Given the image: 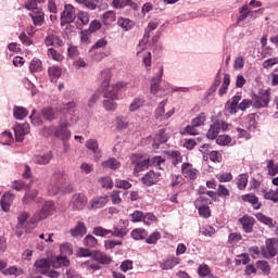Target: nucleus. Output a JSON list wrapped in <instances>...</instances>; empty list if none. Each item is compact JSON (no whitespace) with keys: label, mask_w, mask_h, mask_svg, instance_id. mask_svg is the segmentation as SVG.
Instances as JSON below:
<instances>
[{"label":"nucleus","mask_w":278,"mask_h":278,"mask_svg":"<svg viewBox=\"0 0 278 278\" xmlns=\"http://www.w3.org/2000/svg\"><path fill=\"white\" fill-rule=\"evenodd\" d=\"M85 147H87L89 151H92L96 160L101 159V149L99 148V141H97V139L87 140Z\"/></svg>","instance_id":"aec40b11"},{"label":"nucleus","mask_w":278,"mask_h":278,"mask_svg":"<svg viewBox=\"0 0 278 278\" xmlns=\"http://www.w3.org/2000/svg\"><path fill=\"white\" fill-rule=\"evenodd\" d=\"M27 114H29V112L23 106L13 108V116L16 121H23V118H26Z\"/></svg>","instance_id":"f704fd0d"},{"label":"nucleus","mask_w":278,"mask_h":278,"mask_svg":"<svg viewBox=\"0 0 278 278\" xmlns=\"http://www.w3.org/2000/svg\"><path fill=\"white\" fill-rule=\"evenodd\" d=\"M36 197H38V190L34 189V190H28L26 191V193L24 194L23 199H22V203L24 205H29V203H31V201H34V199H36Z\"/></svg>","instance_id":"4c0bfd02"},{"label":"nucleus","mask_w":278,"mask_h":278,"mask_svg":"<svg viewBox=\"0 0 278 278\" xmlns=\"http://www.w3.org/2000/svg\"><path fill=\"white\" fill-rule=\"evenodd\" d=\"M127 88V83L118 81L115 85L108 86L103 92V106L108 112H114L116 110V101H118V90Z\"/></svg>","instance_id":"f03ea898"},{"label":"nucleus","mask_w":278,"mask_h":278,"mask_svg":"<svg viewBox=\"0 0 278 278\" xmlns=\"http://www.w3.org/2000/svg\"><path fill=\"white\" fill-rule=\"evenodd\" d=\"M116 21V13L109 11L102 15V23L104 25H112Z\"/></svg>","instance_id":"37998d69"},{"label":"nucleus","mask_w":278,"mask_h":278,"mask_svg":"<svg viewBox=\"0 0 278 278\" xmlns=\"http://www.w3.org/2000/svg\"><path fill=\"white\" fill-rule=\"evenodd\" d=\"M48 75L51 81H58V79H60V77L62 76V67L58 65H52L48 68Z\"/></svg>","instance_id":"a878e982"},{"label":"nucleus","mask_w":278,"mask_h":278,"mask_svg":"<svg viewBox=\"0 0 278 278\" xmlns=\"http://www.w3.org/2000/svg\"><path fill=\"white\" fill-rule=\"evenodd\" d=\"M77 18V14H75V7L73 4H65L64 10L61 13V25H68L73 23Z\"/></svg>","instance_id":"9d476101"},{"label":"nucleus","mask_w":278,"mask_h":278,"mask_svg":"<svg viewBox=\"0 0 278 278\" xmlns=\"http://www.w3.org/2000/svg\"><path fill=\"white\" fill-rule=\"evenodd\" d=\"M236 184L240 190H244V188H247V185L249 184V175L247 174L239 175L236 179Z\"/></svg>","instance_id":"ea45409f"},{"label":"nucleus","mask_w":278,"mask_h":278,"mask_svg":"<svg viewBox=\"0 0 278 278\" xmlns=\"http://www.w3.org/2000/svg\"><path fill=\"white\" fill-rule=\"evenodd\" d=\"M52 157L53 156L51 155V152H48V153L42 154V155H35L33 157V162H34V164H40L42 166L45 164H49L51 162Z\"/></svg>","instance_id":"c85d7f7f"},{"label":"nucleus","mask_w":278,"mask_h":278,"mask_svg":"<svg viewBox=\"0 0 278 278\" xmlns=\"http://www.w3.org/2000/svg\"><path fill=\"white\" fill-rule=\"evenodd\" d=\"M126 5L134 8V2L131 0H113V7L115 9L125 8Z\"/></svg>","instance_id":"13d9d810"},{"label":"nucleus","mask_w":278,"mask_h":278,"mask_svg":"<svg viewBox=\"0 0 278 278\" xmlns=\"http://www.w3.org/2000/svg\"><path fill=\"white\" fill-rule=\"evenodd\" d=\"M117 25L125 31H129V29L134 28V22L127 17H118Z\"/></svg>","instance_id":"e433bc0d"},{"label":"nucleus","mask_w":278,"mask_h":278,"mask_svg":"<svg viewBox=\"0 0 278 278\" xmlns=\"http://www.w3.org/2000/svg\"><path fill=\"white\" fill-rule=\"evenodd\" d=\"M100 79L102 81V90L108 88V86H112L110 85V79H112V71L103 70L100 74Z\"/></svg>","instance_id":"c756f323"},{"label":"nucleus","mask_w":278,"mask_h":278,"mask_svg":"<svg viewBox=\"0 0 278 278\" xmlns=\"http://www.w3.org/2000/svg\"><path fill=\"white\" fill-rule=\"evenodd\" d=\"M41 116L46 119V121H55V118H58V116L55 115V110L51 106L48 108H43L41 110Z\"/></svg>","instance_id":"72a5a7b5"},{"label":"nucleus","mask_w":278,"mask_h":278,"mask_svg":"<svg viewBox=\"0 0 278 278\" xmlns=\"http://www.w3.org/2000/svg\"><path fill=\"white\" fill-rule=\"evenodd\" d=\"M0 142L2 144L10 146L12 142H14V136L12 135V131L4 130L0 134Z\"/></svg>","instance_id":"c9c22d12"},{"label":"nucleus","mask_w":278,"mask_h":278,"mask_svg":"<svg viewBox=\"0 0 278 278\" xmlns=\"http://www.w3.org/2000/svg\"><path fill=\"white\" fill-rule=\"evenodd\" d=\"M75 105H76L75 101L64 103L60 109L61 116H73L72 114H68V110H73Z\"/></svg>","instance_id":"c03bdc74"},{"label":"nucleus","mask_w":278,"mask_h":278,"mask_svg":"<svg viewBox=\"0 0 278 278\" xmlns=\"http://www.w3.org/2000/svg\"><path fill=\"white\" fill-rule=\"evenodd\" d=\"M166 103H168L167 100L162 101L155 112L156 118H160L161 121H164V116L166 115V110L164 109L166 108Z\"/></svg>","instance_id":"603ef678"},{"label":"nucleus","mask_w":278,"mask_h":278,"mask_svg":"<svg viewBox=\"0 0 278 278\" xmlns=\"http://www.w3.org/2000/svg\"><path fill=\"white\" fill-rule=\"evenodd\" d=\"M14 199H16V195L10 191L5 192L1 197V207L3 212H10V208L12 207V203H14Z\"/></svg>","instance_id":"f3484780"},{"label":"nucleus","mask_w":278,"mask_h":278,"mask_svg":"<svg viewBox=\"0 0 278 278\" xmlns=\"http://www.w3.org/2000/svg\"><path fill=\"white\" fill-rule=\"evenodd\" d=\"M71 262L66 256H52L51 258H41L35 262V270L40 273L41 275H46V277L50 278H59L60 271L58 268L62 266H68Z\"/></svg>","instance_id":"f257e3e1"},{"label":"nucleus","mask_w":278,"mask_h":278,"mask_svg":"<svg viewBox=\"0 0 278 278\" xmlns=\"http://www.w3.org/2000/svg\"><path fill=\"white\" fill-rule=\"evenodd\" d=\"M162 75H163V71L161 68L159 70L157 75L154 78H152L151 86H150L151 94H157V91L160 90V81H162Z\"/></svg>","instance_id":"b1692460"},{"label":"nucleus","mask_w":278,"mask_h":278,"mask_svg":"<svg viewBox=\"0 0 278 278\" xmlns=\"http://www.w3.org/2000/svg\"><path fill=\"white\" fill-rule=\"evenodd\" d=\"M144 105V98H135L129 104V112H136Z\"/></svg>","instance_id":"58836bf2"},{"label":"nucleus","mask_w":278,"mask_h":278,"mask_svg":"<svg viewBox=\"0 0 278 278\" xmlns=\"http://www.w3.org/2000/svg\"><path fill=\"white\" fill-rule=\"evenodd\" d=\"M28 218H29V213H27V212H22L18 215L17 225H16L17 238H21V236H23V233H25V231H29V228L27 227V225H29V223L27 222Z\"/></svg>","instance_id":"9b49d317"},{"label":"nucleus","mask_w":278,"mask_h":278,"mask_svg":"<svg viewBox=\"0 0 278 278\" xmlns=\"http://www.w3.org/2000/svg\"><path fill=\"white\" fill-rule=\"evenodd\" d=\"M242 100L241 96H235L230 101L226 103V111L229 114H237L239 109L240 101Z\"/></svg>","instance_id":"6ab92c4d"},{"label":"nucleus","mask_w":278,"mask_h":278,"mask_svg":"<svg viewBox=\"0 0 278 278\" xmlns=\"http://www.w3.org/2000/svg\"><path fill=\"white\" fill-rule=\"evenodd\" d=\"M131 162L135 164L134 173H140L142 170H146V168H149V164L151 166H155L160 170L164 168V162L165 160L162 156H154L152 159H149L147 156H131Z\"/></svg>","instance_id":"7ed1b4c3"},{"label":"nucleus","mask_w":278,"mask_h":278,"mask_svg":"<svg viewBox=\"0 0 278 278\" xmlns=\"http://www.w3.org/2000/svg\"><path fill=\"white\" fill-rule=\"evenodd\" d=\"M55 203L48 201L45 202L43 206L34 215V222L43 220V218H49L51 212H54Z\"/></svg>","instance_id":"0eeeda50"},{"label":"nucleus","mask_w":278,"mask_h":278,"mask_svg":"<svg viewBox=\"0 0 278 278\" xmlns=\"http://www.w3.org/2000/svg\"><path fill=\"white\" fill-rule=\"evenodd\" d=\"M160 238H162V233H160V231H154L146 239V242L148 244H157Z\"/></svg>","instance_id":"bf43d9fd"},{"label":"nucleus","mask_w":278,"mask_h":278,"mask_svg":"<svg viewBox=\"0 0 278 278\" xmlns=\"http://www.w3.org/2000/svg\"><path fill=\"white\" fill-rule=\"evenodd\" d=\"M270 103V91L262 89L257 97L254 98L253 108H268Z\"/></svg>","instance_id":"6e6552de"},{"label":"nucleus","mask_w":278,"mask_h":278,"mask_svg":"<svg viewBox=\"0 0 278 278\" xmlns=\"http://www.w3.org/2000/svg\"><path fill=\"white\" fill-rule=\"evenodd\" d=\"M93 258L96 260V262H99V264H110V262H112L110 256L105 255L101 251L96 252L93 254Z\"/></svg>","instance_id":"a19ab883"},{"label":"nucleus","mask_w":278,"mask_h":278,"mask_svg":"<svg viewBox=\"0 0 278 278\" xmlns=\"http://www.w3.org/2000/svg\"><path fill=\"white\" fill-rule=\"evenodd\" d=\"M76 18L80 21L81 25H88L90 23V15L86 11H79Z\"/></svg>","instance_id":"6e6d98bb"},{"label":"nucleus","mask_w":278,"mask_h":278,"mask_svg":"<svg viewBox=\"0 0 278 278\" xmlns=\"http://www.w3.org/2000/svg\"><path fill=\"white\" fill-rule=\"evenodd\" d=\"M267 168H268V175H270L271 177H275V175H277L278 166L277 164H275V161H269L267 164Z\"/></svg>","instance_id":"774afa93"},{"label":"nucleus","mask_w":278,"mask_h":278,"mask_svg":"<svg viewBox=\"0 0 278 278\" xmlns=\"http://www.w3.org/2000/svg\"><path fill=\"white\" fill-rule=\"evenodd\" d=\"M3 275H9V276H14V277H21V275H23V269L18 268L16 266H11L8 269L2 271Z\"/></svg>","instance_id":"09e8293b"},{"label":"nucleus","mask_w":278,"mask_h":278,"mask_svg":"<svg viewBox=\"0 0 278 278\" xmlns=\"http://www.w3.org/2000/svg\"><path fill=\"white\" fill-rule=\"evenodd\" d=\"M131 238H134V240H144V238H147V230L136 228L131 231Z\"/></svg>","instance_id":"49530a36"},{"label":"nucleus","mask_w":278,"mask_h":278,"mask_svg":"<svg viewBox=\"0 0 278 278\" xmlns=\"http://www.w3.org/2000/svg\"><path fill=\"white\" fill-rule=\"evenodd\" d=\"M242 199L244 201H248V203H252L254 210H260V205L257 204V197H255L254 194H251V193L244 194L242 195Z\"/></svg>","instance_id":"4d7b16f0"},{"label":"nucleus","mask_w":278,"mask_h":278,"mask_svg":"<svg viewBox=\"0 0 278 278\" xmlns=\"http://www.w3.org/2000/svg\"><path fill=\"white\" fill-rule=\"evenodd\" d=\"M240 223L243 227V231H245V233H251V231H253V225H255V219L251 216H243L240 219Z\"/></svg>","instance_id":"5701e85b"},{"label":"nucleus","mask_w":278,"mask_h":278,"mask_svg":"<svg viewBox=\"0 0 278 278\" xmlns=\"http://www.w3.org/2000/svg\"><path fill=\"white\" fill-rule=\"evenodd\" d=\"M86 203H88V198L83 193H76L73 195L70 205L72 210H84Z\"/></svg>","instance_id":"2eb2a0df"},{"label":"nucleus","mask_w":278,"mask_h":278,"mask_svg":"<svg viewBox=\"0 0 278 278\" xmlns=\"http://www.w3.org/2000/svg\"><path fill=\"white\" fill-rule=\"evenodd\" d=\"M256 218H257V220H260V223H263V225H267L268 227H275V224H273V218H270L262 213H257Z\"/></svg>","instance_id":"864d4df0"},{"label":"nucleus","mask_w":278,"mask_h":278,"mask_svg":"<svg viewBox=\"0 0 278 278\" xmlns=\"http://www.w3.org/2000/svg\"><path fill=\"white\" fill-rule=\"evenodd\" d=\"M16 142H23L25 136L29 134V124H16L14 127Z\"/></svg>","instance_id":"dca6fc26"},{"label":"nucleus","mask_w":278,"mask_h":278,"mask_svg":"<svg viewBox=\"0 0 278 278\" xmlns=\"http://www.w3.org/2000/svg\"><path fill=\"white\" fill-rule=\"evenodd\" d=\"M208 159L211 160V162L219 164V162L223 161V155L218 151H211L208 153Z\"/></svg>","instance_id":"0e129e2a"},{"label":"nucleus","mask_w":278,"mask_h":278,"mask_svg":"<svg viewBox=\"0 0 278 278\" xmlns=\"http://www.w3.org/2000/svg\"><path fill=\"white\" fill-rule=\"evenodd\" d=\"M227 129H229V124L224 121H217L210 126L206 138H208V140H216L218 134H220V131H227Z\"/></svg>","instance_id":"423d86ee"},{"label":"nucleus","mask_w":278,"mask_h":278,"mask_svg":"<svg viewBox=\"0 0 278 278\" xmlns=\"http://www.w3.org/2000/svg\"><path fill=\"white\" fill-rule=\"evenodd\" d=\"M216 142L220 147H227V144H231V138L228 135H220L217 137Z\"/></svg>","instance_id":"052dcab7"},{"label":"nucleus","mask_w":278,"mask_h":278,"mask_svg":"<svg viewBox=\"0 0 278 278\" xmlns=\"http://www.w3.org/2000/svg\"><path fill=\"white\" fill-rule=\"evenodd\" d=\"M177 264H179V258L169 257L160 264V268H162V270H170L172 268H175V266H177Z\"/></svg>","instance_id":"cd10ccee"},{"label":"nucleus","mask_w":278,"mask_h":278,"mask_svg":"<svg viewBox=\"0 0 278 278\" xmlns=\"http://www.w3.org/2000/svg\"><path fill=\"white\" fill-rule=\"evenodd\" d=\"M86 233V225L84 223H78L74 228L71 229V235L73 238H84Z\"/></svg>","instance_id":"393cba45"},{"label":"nucleus","mask_w":278,"mask_h":278,"mask_svg":"<svg viewBox=\"0 0 278 278\" xmlns=\"http://www.w3.org/2000/svg\"><path fill=\"white\" fill-rule=\"evenodd\" d=\"M75 119L73 115L61 116L59 119V127L54 130L55 138H61L63 142H66L71 138V130L68 127L74 125Z\"/></svg>","instance_id":"39448f33"},{"label":"nucleus","mask_w":278,"mask_h":278,"mask_svg":"<svg viewBox=\"0 0 278 278\" xmlns=\"http://www.w3.org/2000/svg\"><path fill=\"white\" fill-rule=\"evenodd\" d=\"M60 177H62V172H55L53 174L51 181L48 185V194L50 197H55V194H58V192H60V181H58V179H60Z\"/></svg>","instance_id":"ddd939ff"},{"label":"nucleus","mask_w":278,"mask_h":278,"mask_svg":"<svg viewBox=\"0 0 278 278\" xmlns=\"http://www.w3.org/2000/svg\"><path fill=\"white\" fill-rule=\"evenodd\" d=\"M84 244H85V247L92 249V247H97V239L92 235H88L84 239Z\"/></svg>","instance_id":"69168bd1"},{"label":"nucleus","mask_w":278,"mask_h":278,"mask_svg":"<svg viewBox=\"0 0 278 278\" xmlns=\"http://www.w3.org/2000/svg\"><path fill=\"white\" fill-rule=\"evenodd\" d=\"M264 199H267L268 201H273L274 203H278V189L265 191Z\"/></svg>","instance_id":"5fc2aeb1"},{"label":"nucleus","mask_w":278,"mask_h":278,"mask_svg":"<svg viewBox=\"0 0 278 278\" xmlns=\"http://www.w3.org/2000/svg\"><path fill=\"white\" fill-rule=\"evenodd\" d=\"M108 203V197H98L91 200L90 202V210H99L101 207H104V205Z\"/></svg>","instance_id":"bb28decb"},{"label":"nucleus","mask_w":278,"mask_h":278,"mask_svg":"<svg viewBox=\"0 0 278 278\" xmlns=\"http://www.w3.org/2000/svg\"><path fill=\"white\" fill-rule=\"evenodd\" d=\"M181 173L186 179H190L191 181H194L199 177V169L194 168L190 163H182Z\"/></svg>","instance_id":"4468645a"},{"label":"nucleus","mask_w":278,"mask_h":278,"mask_svg":"<svg viewBox=\"0 0 278 278\" xmlns=\"http://www.w3.org/2000/svg\"><path fill=\"white\" fill-rule=\"evenodd\" d=\"M76 3L80 5H85L89 10H97V5H99V0H75Z\"/></svg>","instance_id":"a18cd8bd"},{"label":"nucleus","mask_w":278,"mask_h":278,"mask_svg":"<svg viewBox=\"0 0 278 278\" xmlns=\"http://www.w3.org/2000/svg\"><path fill=\"white\" fill-rule=\"evenodd\" d=\"M229 84H231V76H229V74H225L223 84L218 90L219 97H225V94H227V90H229Z\"/></svg>","instance_id":"7c9ffc66"},{"label":"nucleus","mask_w":278,"mask_h":278,"mask_svg":"<svg viewBox=\"0 0 278 278\" xmlns=\"http://www.w3.org/2000/svg\"><path fill=\"white\" fill-rule=\"evenodd\" d=\"M198 275L200 277H211L212 276V269H210V266H207L206 264H202L199 266L198 268Z\"/></svg>","instance_id":"8fccbe9b"},{"label":"nucleus","mask_w":278,"mask_h":278,"mask_svg":"<svg viewBox=\"0 0 278 278\" xmlns=\"http://www.w3.org/2000/svg\"><path fill=\"white\" fill-rule=\"evenodd\" d=\"M216 178L223 184L231 181V179H233V176H231V173H220L216 175Z\"/></svg>","instance_id":"338daca9"},{"label":"nucleus","mask_w":278,"mask_h":278,"mask_svg":"<svg viewBox=\"0 0 278 278\" xmlns=\"http://www.w3.org/2000/svg\"><path fill=\"white\" fill-rule=\"evenodd\" d=\"M116 125L118 129H127L129 127V122L127 121V117L118 116L116 118Z\"/></svg>","instance_id":"680f3d73"},{"label":"nucleus","mask_w":278,"mask_h":278,"mask_svg":"<svg viewBox=\"0 0 278 278\" xmlns=\"http://www.w3.org/2000/svg\"><path fill=\"white\" fill-rule=\"evenodd\" d=\"M48 56L54 60V62H62L64 60L62 53L58 52L53 48L48 49Z\"/></svg>","instance_id":"3c124183"},{"label":"nucleus","mask_w":278,"mask_h":278,"mask_svg":"<svg viewBox=\"0 0 278 278\" xmlns=\"http://www.w3.org/2000/svg\"><path fill=\"white\" fill-rule=\"evenodd\" d=\"M47 0H27L25 3L26 10H29V16L34 25L40 27L45 23V12L38 8V3H45Z\"/></svg>","instance_id":"20e7f679"},{"label":"nucleus","mask_w":278,"mask_h":278,"mask_svg":"<svg viewBox=\"0 0 278 278\" xmlns=\"http://www.w3.org/2000/svg\"><path fill=\"white\" fill-rule=\"evenodd\" d=\"M160 181V173L150 170L142 177V184L144 186H153L154 184H157Z\"/></svg>","instance_id":"412c9836"},{"label":"nucleus","mask_w":278,"mask_h":278,"mask_svg":"<svg viewBox=\"0 0 278 278\" xmlns=\"http://www.w3.org/2000/svg\"><path fill=\"white\" fill-rule=\"evenodd\" d=\"M45 42L47 47H62L64 45V42L54 35H49L48 37H46Z\"/></svg>","instance_id":"2f4dec72"},{"label":"nucleus","mask_w":278,"mask_h":278,"mask_svg":"<svg viewBox=\"0 0 278 278\" xmlns=\"http://www.w3.org/2000/svg\"><path fill=\"white\" fill-rule=\"evenodd\" d=\"M278 241L277 239H267L266 248H262L261 254L266 260H270V257H275L277 255Z\"/></svg>","instance_id":"1a4fd4ad"},{"label":"nucleus","mask_w":278,"mask_h":278,"mask_svg":"<svg viewBox=\"0 0 278 278\" xmlns=\"http://www.w3.org/2000/svg\"><path fill=\"white\" fill-rule=\"evenodd\" d=\"M102 166L104 168H111L112 170H116L117 168H121V162H118L116 159L112 157L108 161L102 163Z\"/></svg>","instance_id":"79ce46f5"},{"label":"nucleus","mask_w":278,"mask_h":278,"mask_svg":"<svg viewBox=\"0 0 278 278\" xmlns=\"http://www.w3.org/2000/svg\"><path fill=\"white\" fill-rule=\"evenodd\" d=\"M30 73H42V61L38 58H34L29 63Z\"/></svg>","instance_id":"473e14b6"},{"label":"nucleus","mask_w":278,"mask_h":278,"mask_svg":"<svg viewBox=\"0 0 278 278\" xmlns=\"http://www.w3.org/2000/svg\"><path fill=\"white\" fill-rule=\"evenodd\" d=\"M239 12H240L239 21H247L250 14L253 18H255L257 14H264V9L251 11L249 10V5H243L241 9H239Z\"/></svg>","instance_id":"a211bd4d"},{"label":"nucleus","mask_w":278,"mask_h":278,"mask_svg":"<svg viewBox=\"0 0 278 278\" xmlns=\"http://www.w3.org/2000/svg\"><path fill=\"white\" fill-rule=\"evenodd\" d=\"M83 267L86 268V270L90 271L91 274L94 273L96 270L101 269V265L94 263V261H87L83 263Z\"/></svg>","instance_id":"de8ad7c7"},{"label":"nucleus","mask_w":278,"mask_h":278,"mask_svg":"<svg viewBox=\"0 0 278 278\" xmlns=\"http://www.w3.org/2000/svg\"><path fill=\"white\" fill-rule=\"evenodd\" d=\"M206 203H207V200L205 199V195H200L195 200V207L199 210V214L203 218H210L212 214V212L210 211V206Z\"/></svg>","instance_id":"f8f14e48"},{"label":"nucleus","mask_w":278,"mask_h":278,"mask_svg":"<svg viewBox=\"0 0 278 278\" xmlns=\"http://www.w3.org/2000/svg\"><path fill=\"white\" fill-rule=\"evenodd\" d=\"M251 260L249 258V254L243 253L240 255H237L236 257V265L240 266V264L247 265Z\"/></svg>","instance_id":"e2e57ef3"},{"label":"nucleus","mask_w":278,"mask_h":278,"mask_svg":"<svg viewBox=\"0 0 278 278\" xmlns=\"http://www.w3.org/2000/svg\"><path fill=\"white\" fill-rule=\"evenodd\" d=\"M166 140H168V136H166V132L164 130H161L153 137L152 149H160V144H164Z\"/></svg>","instance_id":"4be33fe9"}]
</instances>
